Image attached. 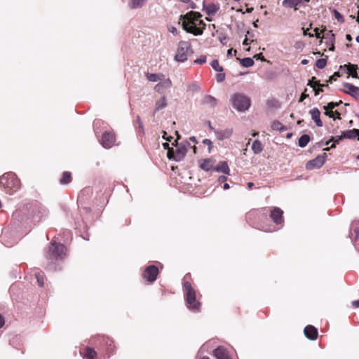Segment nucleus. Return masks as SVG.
Segmentation results:
<instances>
[{
  "mask_svg": "<svg viewBox=\"0 0 359 359\" xmlns=\"http://www.w3.org/2000/svg\"><path fill=\"white\" fill-rule=\"evenodd\" d=\"M158 273L159 271L157 266L150 265L145 269L142 273V278L149 283H153L156 280Z\"/></svg>",
  "mask_w": 359,
  "mask_h": 359,
  "instance_id": "obj_7",
  "label": "nucleus"
},
{
  "mask_svg": "<svg viewBox=\"0 0 359 359\" xmlns=\"http://www.w3.org/2000/svg\"><path fill=\"white\" fill-rule=\"evenodd\" d=\"M314 32H315L316 36L317 38H320V32L319 29L318 28H316L314 29Z\"/></svg>",
  "mask_w": 359,
  "mask_h": 359,
  "instance_id": "obj_55",
  "label": "nucleus"
},
{
  "mask_svg": "<svg viewBox=\"0 0 359 359\" xmlns=\"http://www.w3.org/2000/svg\"><path fill=\"white\" fill-rule=\"evenodd\" d=\"M259 215V211L258 210H251L246 215L245 218L248 222H251L252 219L257 218Z\"/></svg>",
  "mask_w": 359,
  "mask_h": 359,
  "instance_id": "obj_27",
  "label": "nucleus"
},
{
  "mask_svg": "<svg viewBox=\"0 0 359 359\" xmlns=\"http://www.w3.org/2000/svg\"><path fill=\"white\" fill-rule=\"evenodd\" d=\"M146 0H131L130 7L133 9L142 7Z\"/></svg>",
  "mask_w": 359,
  "mask_h": 359,
  "instance_id": "obj_32",
  "label": "nucleus"
},
{
  "mask_svg": "<svg viewBox=\"0 0 359 359\" xmlns=\"http://www.w3.org/2000/svg\"><path fill=\"white\" fill-rule=\"evenodd\" d=\"M343 137L344 138L348 139H354L358 137L359 140V130L358 129H352L343 133Z\"/></svg>",
  "mask_w": 359,
  "mask_h": 359,
  "instance_id": "obj_22",
  "label": "nucleus"
},
{
  "mask_svg": "<svg viewBox=\"0 0 359 359\" xmlns=\"http://www.w3.org/2000/svg\"><path fill=\"white\" fill-rule=\"evenodd\" d=\"M215 133L218 140H223L224 139L229 138L231 136L233 133V130L231 128L216 130H215Z\"/></svg>",
  "mask_w": 359,
  "mask_h": 359,
  "instance_id": "obj_16",
  "label": "nucleus"
},
{
  "mask_svg": "<svg viewBox=\"0 0 359 359\" xmlns=\"http://www.w3.org/2000/svg\"><path fill=\"white\" fill-rule=\"evenodd\" d=\"M327 65V59L326 58H320V59H318L317 61H316V67L318 68V69H323Z\"/></svg>",
  "mask_w": 359,
  "mask_h": 359,
  "instance_id": "obj_36",
  "label": "nucleus"
},
{
  "mask_svg": "<svg viewBox=\"0 0 359 359\" xmlns=\"http://www.w3.org/2000/svg\"><path fill=\"white\" fill-rule=\"evenodd\" d=\"M213 355L217 359H231L229 351L224 346H218L214 350Z\"/></svg>",
  "mask_w": 359,
  "mask_h": 359,
  "instance_id": "obj_14",
  "label": "nucleus"
},
{
  "mask_svg": "<svg viewBox=\"0 0 359 359\" xmlns=\"http://www.w3.org/2000/svg\"><path fill=\"white\" fill-rule=\"evenodd\" d=\"M327 154L324 153L323 155H319L314 159L310 160L306 164V168L311 170L316 168H320L323 166L325 161Z\"/></svg>",
  "mask_w": 359,
  "mask_h": 359,
  "instance_id": "obj_9",
  "label": "nucleus"
},
{
  "mask_svg": "<svg viewBox=\"0 0 359 359\" xmlns=\"http://www.w3.org/2000/svg\"><path fill=\"white\" fill-rule=\"evenodd\" d=\"M310 141L309 135H303L299 139L298 144L300 147H305Z\"/></svg>",
  "mask_w": 359,
  "mask_h": 359,
  "instance_id": "obj_28",
  "label": "nucleus"
},
{
  "mask_svg": "<svg viewBox=\"0 0 359 359\" xmlns=\"http://www.w3.org/2000/svg\"><path fill=\"white\" fill-rule=\"evenodd\" d=\"M36 278L37 280L38 285L40 287H43L44 285V278L43 275L39 273L36 274Z\"/></svg>",
  "mask_w": 359,
  "mask_h": 359,
  "instance_id": "obj_38",
  "label": "nucleus"
},
{
  "mask_svg": "<svg viewBox=\"0 0 359 359\" xmlns=\"http://www.w3.org/2000/svg\"><path fill=\"white\" fill-rule=\"evenodd\" d=\"M283 211L278 207H274L271 210L270 217L276 224H282L284 222Z\"/></svg>",
  "mask_w": 359,
  "mask_h": 359,
  "instance_id": "obj_10",
  "label": "nucleus"
},
{
  "mask_svg": "<svg viewBox=\"0 0 359 359\" xmlns=\"http://www.w3.org/2000/svg\"><path fill=\"white\" fill-rule=\"evenodd\" d=\"M341 103H342L341 100H339L338 102H330L326 105V107L327 109H334L336 107L339 106Z\"/></svg>",
  "mask_w": 359,
  "mask_h": 359,
  "instance_id": "obj_41",
  "label": "nucleus"
},
{
  "mask_svg": "<svg viewBox=\"0 0 359 359\" xmlns=\"http://www.w3.org/2000/svg\"><path fill=\"white\" fill-rule=\"evenodd\" d=\"M308 97H309V95L306 94L305 92L302 93V94L301 95L300 99H299V102H302L304 99H306Z\"/></svg>",
  "mask_w": 359,
  "mask_h": 359,
  "instance_id": "obj_51",
  "label": "nucleus"
},
{
  "mask_svg": "<svg viewBox=\"0 0 359 359\" xmlns=\"http://www.w3.org/2000/svg\"><path fill=\"white\" fill-rule=\"evenodd\" d=\"M344 87L346 89L341 90L344 93L348 94L355 98L359 97V88L349 83H344Z\"/></svg>",
  "mask_w": 359,
  "mask_h": 359,
  "instance_id": "obj_12",
  "label": "nucleus"
},
{
  "mask_svg": "<svg viewBox=\"0 0 359 359\" xmlns=\"http://www.w3.org/2000/svg\"><path fill=\"white\" fill-rule=\"evenodd\" d=\"M333 118L334 120L335 119H341V114L337 110L334 111V118Z\"/></svg>",
  "mask_w": 359,
  "mask_h": 359,
  "instance_id": "obj_50",
  "label": "nucleus"
},
{
  "mask_svg": "<svg viewBox=\"0 0 359 359\" xmlns=\"http://www.w3.org/2000/svg\"><path fill=\"white\" fill-rule=\"evenodd\" d=\"M312 119L315 121L318 127L323 126V122L320 118V112L318 108H314L310 111Z\"/></svg>",
  "mask_w": 359,
  "mask_h": 359,
  "instance_id": "obj_17",
  "label": "nucleus"
},
{
  "mask_svg": "<svg viewBox=\"0 0 359 359\" xmlns=\"http://www.w3.org/2000/svg\"><path fill=\"white\" fill-rule=\"evenodd\" d=\"M316 77H315V76H313V77L311 78V79H310V80L309 81L308 86H311V87L314 86V84H315V83H316Z\"/></svg>",
  "mask_w": 359,
  "mask_h": 359,
  "instance_id": "obj_48",
  "label": "nucleus"
},
{
  "mask_svg": "<svg viewBox=\"0 0 359 359\" xmlns=\"http://www.w3.org/2000/svg\"><path fill=\"white\" fill-rule=\"evenodd\" d=\"M242 66L245 67H250L254 65V60L250 57H245L240 61Z\"/></svg>",
  "mask_w": 359,
  "mask_h": 359,
  "instance_id": "obj_30",
  "label": "nucleus"
},
{
  "mask_svg": "<svg viewBox=\"0 0 359 359\" xmlns=\"http://www.w3.org/2000/svg\"><path fill=\"white\" fill-rule=\"evenodd\" d=\"M233 106L239 111L247 110L250 106V100L239 93L234 94L231 98Z\"/></svg>",
  "mask_w": 359,
  "mask_h": 359,
  "instance_id": "obj_5",
  "label": "nucleus"
},
{
  "mask_svg": "<svg viewBox=\"0 0 359 359\" xmlns=\"http://www.w3.org/2000/svg\"><path fill=\"white\" fill-rule=\"evenodd\" d=\"M66 252L67 248L64 245L52 241L46 253V257L50 263H53L58 259H63L66 256Z\"/></svg>",
  "mask_w": 359,
  "mask_h": 359,
  "instance_id": "obj_4",
  "label": "nucleus"
},
{
  "mask_svg": "<svg viewBox=\"0 0 359 359\" xmlns=\"http://www.w3.org/2000/svg\"><path fill=\"white\" fill-rule=\"evenodd\" d=\"M304 335L310 340H316L318 336L317 328L314 326L309 325L305 327L304 330Z\"/></svg>",
  "mask_w": 359,
  "mask_h": 359,
  "instance_id": "obj_13",
  "label": "nucleus"
},
{
  "mask_svg": "<svg viewBox=\"0 0 359 359\" xmlns=\"http://www.w3.org/2000/svg\"><path fill=\"white\" fill-rule=\"evenodd\" d=\"M187 151V149L184 146H182L181 147H177L175 150V161H181L186 155Z\"/></svg>",
  "mask_w": 359,
  "mask_h": 359,
  "instance_id": "obj_21",
  "label": "nucleus"
},
{
  "mask_svg": "<svg viewBox=\"0 0 359 359\" xmlns=\"http://www.w3.org/2000/svg\"><path fill=\"white\" fill-rule=\"evenodd\" d=\"M301 63L303 65H307L309 63V60H306V59H304L302 60Z\"/></svg>",
  "mask_w": 359,
  "mask_h": 359,
  "instance_id": "obj_57",
  "label": "nucleus"
},
{
  "mask_svg": "<svg viewBox=\"0 0 359 359\" xmlns=\"http://www.w3.org/2000/svg\"><path fill=\"white\" fill-rule=\"evenodd\" d=\"M175 151L173 149V148H168V152H167V157L169 159H174L175 160Z\"/></svg>",
  "mask_w": 359,
  "mask_h": 359,
  "instance_id": "obj_40",
  "label": "nucleus"
},
{
  "mask_svg": "<svg viewBox=\"0 0 359 359\" xmlns=\"http://www.w3.org/2000/svg\"><path fill=\"white\" fill-rule=\"evenodd\" d=\"M217 171H222V172H224L225 174H229V166L227 165V163L224 162V161L222 162L220 166L217 168Z\"/></svg>",
  "mask_w": 359,
  "mask_h": 359,
  "instance_id": "obj_34",
  "label": "nucleus"
},
{
  "mask_svg": "<svg viewBox=\"0 0 359 359\" xmlns=\"http://www.w3.org/2000/svg\"><path fill=\"white\" fill-rule=\"evenodd\" d=\"M243 44L245 45V46L248 45V40L247 38L245 39V40L243 42Z\"/></svg>",
  "mask_w": 359,
  "mask_h": 359,
  "instance_id": "obj_64",
  "label": "nucleus"
},
{
  "mask_svg": "<svg viewBox=\"0 0 359 359\" xmlns=\"http://www.w3.org/2000/svg\"><path fill=\"white\" fill-rule=\"evenodd\" d=\"M189 140H190L192 142H194V143H195V144H196V143H197V141H196V137H191L189 138Z\"/></svg>",
  "mask_w": 359,
  "mask_h": 359,
  "instance_id": "obj_59",
  "label": "nucleus"
},
{
  "mask_svg": "<svg viewBox=\"0 0 359 359\" xmlns=\"http://www.w3.org/2000/svg\"><path fill=\"white\" fill-rule=\"evenodd\" d=\"M216 79L218 82H222L225 79V74L224 73L217 74Z\"/></svg>",
  "mask_w": 359,
  "mask_h": 359,
  "instance_id": "obj_46",
  "label": "nucleus"
},
{
  "mask_svg": "<svg viewBox=\"0 0 359 359\" xmlns=\"http://www.w3.org/2000/svg\"><path fill=\"white\" fill-rule=\"evenodd\" d=\"M253 186H254L253 182H248V187L249 189H252Z\"/></svg>",
  "mask_w": 359,
  "mask_h": 359,
  "instance_id": "obj_63",
  "label": "nucleus"
},
{
  "mask_svg": "<svg viewBox=\"0 0 359 359\" xmlns=\"http://www.w3.org/2000/svg\"><path fill=\"white\" fill-rule=\"evenodd\" d=\"M255 57L259 58V59L262 60V61H266V59L262 55V53H259V54L255 55Z\"/></svg>",
  "mask_w": 359,
  "mask_h": 359,
  "instance_id": "obj_53",
  "label": "nucleus"
},
{
  "mask_svg": "<svg viewBox=\"0 0 359 359\" xmlns=\"http://www.w3.org/2000/svg\"><path fill=\"white\" fill-rule=\"evenodd\" d=\"M147 79L151 82H156L158 81H163L165 76L163 74H151L147 73L146 74Z\"/></svg>",
  "mask_w": 359,
  "mask_h": 359,
  "instance_id": "obj_23",
  "label": "nucleus"
},
{
  "mask_svg": "<svg viewBox=\"0 0 359 359\" xmlns=\"http://www.w3.org/2000/svg\"><path fill=\"white\" fill-rule=\"evenodd\" d=\"M302 2V0H284L282 3L283 6L287 7V8H292L294 7L295 10L297 8H296L300 3Z\"/></svg>",
  "mask_w": 359,
  "mask_h": 359,
  "instance_id": "obj_26",
  "label": "nucleus"
},
{
  "mask_svg": "<svg viewBox=\"0 0 359 359\" xmlns=\"http://www.w3.org/2000/svg\"><path fill=\"white\" fill-rule=\"evenodd\" d=\"M172 86V81L170 79H163L161 82L157 83L154 89L159 93H163L165 90L169 88Z\"/></svg>",
  "mask_w": 359,
  "mask_h": 359,
  "instance_id": "obj_15",
  "label": "nucleus"
},
{
  "mask_svg": "<svg viewBox=\"0 0 359 359\" xmlns=\"http://www.w3.org/2000/svg\"><path fill=\"white\" fill-rule=\"evenodd\" d=\"M252 149L255 154L260 153L263 149L261 142L259 140H255L252 143Z\"/></svg>",
  "mask_w": 359,
  "mask_h": 359,
  "instance_id": "obj_29",
  "label": "nucleus"
},
{
  "mask_svg": "<svg viewBox=\"0 0 359 359\" xmlns=\"http://www.w3.org/2000/svg\"><path fill=\"white\" fill-rule=\"evenodd\" d=\"M351 231L355 234V240H357L359 236V222L352 223Z\"/></svg>",
  "mask_w": 359,
  "mask_h": 359,
  "instance_id": "obj_33",
  "label": "nucleus"
},
{
  "mask_svg": "<svg viewBox=\"0 0 359 359\" xmlns=\"http://www.w3.org/2000/svg\"><path fill=\"white\" fill-rule=\"evenodd\" d=\"M172 34H177V30L175 27H172V29L170 30Z\"/></svg>",
  "mask_w": 359,
  "mask_h": 359,
  "instance_id": "obj_58",
  "label": "nucleus"
},
{
  "mask_svg": "<svg viewBox=\"0 0 359 359\" xmlns=\"http://www.w3.org/2000/svg\"><path fill=\"white\" fill-rule=\"evenodd\" d=\"M338 77H340L339 72H334V74L330 77L329 81L332 82L333 81H337Z\"/></svg>",
  "mask_w": 359,
  "mask_h": 359,
  "instance_id": "obj_47",
  "label": "nucleus"
},
{
  "mask_svg": "<svg viewBox=\"0 0 359 359\" xmlns=\"http://www.w3.org/2000/svg\"><path fill=\"white\" fill-rule=\"evenodd\" d=\"M325 85L324 84H320V81H316L315 84H314V86H313L312 88H313V90L315 91V95H318L320 92H323V89L321 88H316V86H320V87H323V86H325Z\"/></svg>",
  "mask_w": 359,
  "mask_h": 359,
  "instance_id": "obj_37",
  "label": "nucleus"
},
{
  "mask_svg": "<svg viewBox=\"0 0 359 359\" xmlns=\"http://www.w3.org/2000/svg\"><path fill=\"white\" fill-rule=\"evenodd\" d=\"M81 354L83 355V357L86 359H96L97 358V352L90 347H86L84 349V353Z\"/></svg>",
  "mask_w": 359,
  "mask_h": 359,
  "instance_id": "obj_18",
  "label": "nucleus"
},
{
  "mask_svg": "<svg viewBox=\"0 0 359 359\" xmlns=\"http://www.w3.org/2000/svg\"><path fill=\"white\" fill-rule=\"evenodd\" d=\"M190 48L191 45L188 41H180L175 56V60L181 62L186 61L187 60L188 52Z\"/></svg>",
  "mask_w": 359,
  "mask_h": 359,
  "instance_id": "obj_6",
  "label": "nucleus"
},
{
  "mask_svg": "<svg viewBox=\"0 0 359 359\" xmlns=\"http://www.w3.org/2000/svg\"><path fill=\"white\" fill-rule=\"evenodd\" d=\"M344 67H345L346 69L347 73L349 75H351V76L353 78H358V73H357L358 66H357V65L348 63L347 65H344Z\"/></svg>",
  "mask_w": 359,
  "mask_h": 359,
  "instance_id": "obj_20",
  "label": "nucleus"
},
{
  "mask_svg": "<svg viewBox=\"0 0 359 359\" xmlns=\"http://www.w3.org/2000/svg\"><path fill=\"white\" fill-rule=\"evenodd\" d=\"M5 323V320L3 316L0 314V328L4 326Z\"/></svg>",
  "mask_w": 359,
  "mask_h": 359,
  "instance_id": "obj_52",
  "label": "nucleus"
},
{
  "mask_svg": "<svg viewBox=\"0 0 359 359\" xmlns=\"http://www.w3.org/2000/svg\"><path fill=\"white\" fill-rule=\"evenodd\" d=\"M346 40H348L349 41H351L352 40V37H351V36L350 34H346Z\"/></svg>",
  "mask_w": 359,
  "mask_h": 359,
  "instance_id": "obj_62",
  "label": "nucleus"
},
{
  "mask_svg": "<svg viewBox=\"0 0 359 359\" xmlns=\"http://www.w3.org/2000/svg\"><path fill=\"white\" fill-rule=\"evenodd\" d=\"M352 305L355 308H358L359 307V300L353 301L352 302Z\"/></svg>",
  "mask_w": 359,
  "mask_h": 359,
  "instance_id": "obj_54",
  "label": "nucleus"
},
{
  "mask_svg": "<svg viewBox=\"0 0 359 359\" xmlns=\"http://www.w3.org/2000/svg\"><path fill=\"white\" fill-rule=\"evenodd\" d=\"M167 106V100L165 96L161 97L155 104L154 112L163 109Z\"/></svg>",
  "mask_w": 359,
  "mask_h": 359,
  "instance_id": "obj_25",
  "label": "nucleus"
},
{
  "mask_svg": "<svg viewBox=\"0 0 359 359\" xmlns=\"http://www.w3.org/2000/svg\"><path fill=\"white\" fill-rule=\"evenodd\" d=\"M72 180V174L69 171H65L62 174V177L60 180V183L61 184H67L69 183H70Z\"/></svg>",
  "mask_w": 359,
  "mask_h": 359,
  "instance_id": "obj_24",
  "label": "nucleus"
},
{
  "mask_svg": "<svg viewBox=\"0 0 359 359\" xmlns=\"http://www.w3.org/2000/svg\"><path fill=\"white\" fill-rule=\"evenodd\" d=\"M343 138H344L343 137V135L341 136H337L335 137H333L331 140H333L334 141V143L331 145V148H333L335 147V143H339V142L340 140H341Z\"/></svg>",
  "mask_w": 359,
  "mask_h": 359,
  "instance_id": "obj_43",
  "label": "nucleus"
},
{
  "mask_svg": "<svg viewBox=\"0 0 359 359\" xmlns=\"http://www.w3.org/2000/svg\"><path fill=\"white\" fill-rule=\"evenodd\" d=\"M219 4L210 2L209 0L203 1V8L208 15H214L219 10Z\"/></svg>",
  "mask_w": 359,
  "mask_h": 359,
  "instance_id": "obj_11",
  "label": "nucleus"
},
{
  "mask_svg": "<svg viewBox=\"0 0 359 359\" xmlns=\"http://www.w3.org/2000/svg\"><path fill=\"white\" fill-rule=\"evenodd\" d=\"M116 142V135L114 131L104 132L100 140V144L106 149L114 146Z\"/></svg>",
  "mask_w": 359,
  "mask_h": 359,
  "instance_id": "obj_8",
  "label": "nucleus"
},
{
  "mask_svg": "<svg viewBox=\"0 0 359 359\" xmlns=\"http://www.w3.org/2000/svg\"><path fill=\"white\" fill-rule=\"evenodd\" d=\"M211 66L217 72H222L223 71V68L219 65V61L217 60H214L211 62Z\"/></svg>",
  "mask_w": 359,
  "mask_h": 359,
  "instance_id": "obj_35",
  "label": "nucleus"
},
{
  "mask_svg": "<svg viewBox=\"0 0 359 359\" xmlns=\"http://www.w3.org/2000/svg\"><path fill=\"white\" fill-rule=\"evenodd\" d=\"M202 15L199 12L190 11L185 15H180V20H182L183 29L195 36L201 35L205 29L206 25L200 18Z\"/></svg>",
  "mask_w": 359,
  "mask_h": 359,
  "instance_id": "obj_1",
  "label": "nucleus"
},
{
  "mask_svg": "<svg viewBox=\"0 0 359 359\" xmlns=\"http://www.w3.org/2000/svg\"><path fill=\"white\" fill-rule=\"evenodd\" d=\"M282 124L279 121H274L272 124V128L274 130H280Z\"/></svg>",
  "mask_w": 359,
  "mask_h": 359,
  "instance_id": "obj_45",
  "label": "nucleus"
},
{
  "mask_svg": "<svg viewBox=\"0 0 359 359\" xmlns=\"http://www.w3.org/2000/svg\"><path fill=\"white\" fill-rule=\"evenodd\" d=\"M206 62V57L205 56H201L200 58L196 59L194 60L195 63L202 65Z\"/></svg>",
  "mask_w": 359,
  "mask_h": 359,
  "instance_id": "obj_44",
  "label": "nucleus"
},
{
  "mask_svg": "<svg viewBox=\"0 0 359 359\" xmlns=\"http://www.w3.org/2000/svg\"><path fill=\"white\" fill-rule=\"evenodd\" d=\"M214 162L210 158L203 159L200 162V168L205 171H209L213 168Z\"/></svg>",
  "mask_w": 359,
  "mask_h": 359,
  "instance_id": "obj_19",
  "label": "nucleus"
},
{
  "mask_svg": "<svg viewBox=\"0 0 359 359\" xmlns=\"http://www.w3.org/2000/svg\"><path fill=\"white\" fill-rule=\"evenodd\" d=\"M226 180V177L225 176H220L218 179L219 182L222 183Z\"/></svg>",
  "mask_w": 359,
  "mask_h": 359,
  "instance_id": "obj_56",
  "label": "nucleus"
},
{
  "mask_svg": "<svg viewBox=\"0 0 359 359\" xmlns=\"http://www.w3.org/2000/svg\"><path fill=\"white\" fill-rule=\"evenodd\" d=\"M334 13H335V18L339 20V21H341L343 20V17L342 15L337 11H334Z\"/></svg>",
  "mask_w": 359,
  "mask_h": 359,
  "instance_id": "obj_49",
  "label": "nucleus"
},
{
  "mask_svg": "<svg viewBox=\"0 0 359 359\" xmlns=\"http://www.w3.org/2000/svg\"><path fill=\"white\" fill-rule=\"evenodd\" d=\"M187 276L184 278L183 287L185 292V302L189 309L194 312H199L201 310V302L196 299V292L192 287L191 283L187 280Z\"/></svg>",
  "mask_w": 359,
  "mask_h": 359,
  "instance_id": "obj_2",
  "label": "nucleus"
},
{
  "mask_svg": "<svg viewBox=\"0 0 359 359\" xmlns=\"http://www.w3.org/2000/svg\"><path fill=\"white\" fill-rule=\"evenodd\" d=\"M203 143L208 147V152L210 153L213 147L212 141L209 139H205L203 140Z\"/></svg>",
  "mask_w": 359,
  "mask_h": 359,
  "instance_id": "obj_42",
  "label": "nucleus"
},
{
  "mask_svg": "<svg viewBox=\"0 0 359 359\" xmlns=\"http://www.w3.org/2000/svg\"><path fill=\"white\" fill-rule=\"evenodd\" d=\"M325 109V115L328 116L330 118H334V111L332 109H327L326 105L323 107Z\"/></svg>",
  "mask_w": 359,
  "mask_h": 359,
  "instance_id": "obj_39",
  "label": "nucleus"
},
{
  "mask_svg": "<svg viewBox=\"0 0 359 359\" xmlns=\"http://www.w3.org/2000/svg\"><path fill=\"white\" fill-rule=\"evenodd\" d=\"M204 102L212 107H215L217 104V100L212 96L208 95L205 97Z\"/></svg>",
  "mask_w": 359,
  "mask_h": 359,
  "instance_id": "obj_31",
  "label": "nucleus"
},
{
  "mask_svg": "<svg viewBox=\"0 0 359 359\" xmlns=\"http://www.w3.org/2000/svg\"><path fill=\"white\" fill-rule=\"evenodd\" d=\"M0 184L9 194L18 191L21 187L20 179L12 172H6L0 177Z\"/></svg>",
  "mask_w": 359,
  "mask_h": 359,
  "instance_id": "obj_3",
  "label": "nucleus"
},
{
  "mask_svg": "<svg viewBox=\"0 0 359 359\" xmlns=\"http://www.w3.org/2000/svg\"><path fill=\"white\" fill-rule=\"evenodd\" d=\"M103 338V340H105L106 339V343L108 344V342H109V345H111V344L112 343V341L109 339V338H105L104 337H102Z\"/></svg>",
  "mask_w": 359,
  "mask_h": 359,
  "instance_id": "obj_61",
  "label": "nucleus"
},
{
  "mask_svg": "<svg viewBox=\"0 0 359 359\" xmlns=\"http://www.w3.org/2000/svg\"><path fill=\"white\" fill-rule=\"evenodd\" d=\"M163 146L164 149H168V148H170V147H169V144H168V143H167V142L163 143Z\"/></svg>",
  "mask_w": 359,
  "mask_h": 359,
  "instance_id": "obj_60",
  "label": "nucleus"
}]
</instances>
